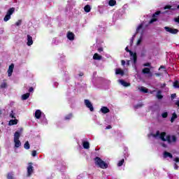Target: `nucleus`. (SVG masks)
Returning <instances> with one entry per match:
<instances>
[{
    "instance_id": "obj_40",
    "label": "nucleus",
    "mask_w": 179,
    "mask_h": 179,
    "mask_svg": "<svg viewBox=\"0 0 179 179\" xmlns=\"http://www.w3.org/2000/svg\"><path fill=\"white\" fill-rule=\"evenodd\" d=\"M8 179H13V176H12V174H8L7 176Z\"/></svg>"
},
{
    "instance_id": "obj_2",
    "label": "nucleus",
    "mask_w": 179,
    "mask_h": 179,
    "mask_svg": "<svg viewBox=\"0 0 179 179\" xmlns=\"http://www.w3.org/2000/svg\"><path fill=\"white\" fill-rule=\"evenodd\" d=\"M144 30H145L144 23L140 24L136 28V34H134L132 37V38H135V36H136L137 34H140V37L136 42V45H141V44H142V41H143V34Z\"/></svg>"
},
{
    "instance_id": "obj_52",
    "label": "nucleus",
    "mask_w": 179,
    "mask_h": 179,
    "mask_svg": "<svg viewBox=\"0 0 179 179\" xmlns=\"http://www.w3.org/2000/svg\"><path fill=\"white\" fill-rule=\"evenodd\" d=\"M162 146L164 147V148H166V144H162Z\"/></svg>"
},
{
    "instance_id": "obj_1",
    "label": "nucleus",
    "mask_w": 179,
    "mask_h": 179,
    "mask_svg": "<svg viewBox=\"0 0 179 179\" xmlns=\"http://www.w3.org/2000/svg\"><path fill=\"white\" fill-rule=\"evenodd\" d=\"M155 138V139H161L162 142H168V143H176L177 137L176 136L166 135V132L160 133V131H157L155 133H152L149 137Z\"/></svg>"
},
{
    "instance_id": "obj_20",
    "label": "nucleus",
    "mask_w": 179,
    "mask_h": 179,
    "mask_svg": "<svg viewBox=\"0 0 179 179\" xmlns=\"http://www.w3.org/2000/svg\"><path fill=\"white\" fill-rule=\"evenodd\" d=\"M164 157L165 159H167V157H169L170 159H173V155H171V153L168 152H164Z\"/></svg>"
},
{
    "instance_id": "obj_34",
    "label": "nucleus",
    "mask_w": 179,
    "mask_h": 179,
    "mask_svg": "<svg viewBox=\"0 0 179 179\" xmlns=\"http://www.w3.org/2000/svg\"><path fill=\"white\" fill-rule=\"evenodd\" d=\"M32 157H36L37 156V151L33 150L31 152Z\"/></svg>"
},
{
    "instance_id": "obj_3",
    "label": "nucleus",
    "mask_w": 179,
    "mask_h": 179,
    "mask_svg": "<svg viewBox=\"0 0 179 179\" xmlns=\"http://www.w3.org/2000/svg\"><path fill=\"white\" fill-rule=\"evenodd\" d=\"M22 131H23V129H20V131H15L14 134V143H15V148H20L22 146V142H20V134H22Z\"/></svg>"
},
{
    "instance_id": "obj_53",
    "label": "nucleus",
    "mask_w": 179,
    "mask_h": 179,
    "mask_svg": "<svg viewBox=\"0 0 179 179\" xmlns=\"http://www.w3.org/2000/svg\"><path fill=\"white\" fill-rule=\"evenodd\" d=\"M1 115H2V110H0V117H1Z\"/></svg>"
},
{
    "instance_id": "obj_11",
    "label": "nucleus",
    "mask_w": 179,
    "mask_h": 179,
    "mask_svg": "<svg viewBox=\"0 0 179 179\" xmlns=\"http://www.w3.org/2000/svg\"><path fill=\"white\" fill-rule=\"evenodd\" d=\"M27 45L30 47V45H33V37H31L30 35L27 36Z\"/></svg>"
},
{
    "instance_id": "obj_32",
    "label": "nucleus",
    "mask_w": 179,
    "mask_h": 179,
    "mask_svg": "<svg viewBox=\"0 0 179 179\" xmlns=\"http://www.w3.org/2000/svg\"><path fill=\"white\" fill-rule=\"evenodd\" d=\"M176 118H177V114H176V113H174L172 115V117L171 119V122H174V120H176Z\"/></svg>"
},
{
    "instance_id": "obj_23",
    "label": "nucleus",
    "mask_w": 179,
    "mask_h": 179,
    "mask_svg": "<svg viewBox=\"0 0 179 179\" xmlns=\"http://www.w3.org/2000/svg\"><path fill=\"white\" fill-rule=\"evenodd\" d=\"M138 90L143 93H148V90L145 87H138Z\"/></svg>"
},
{
    "instance_id": "obj_25",
    "label": "nucleus",
    "mask_w": 179,
    "mask_h": 179,
    "mask_svg": "<svg viewBox=\"0 0 179 179\" xmlns=\"http://www.w3.org/2000/svg\"><path fill=\"white\" fill-rule=\"evenodd\" d=\"M84 10L85 12H86L87 13H89V12H90V10H92V8H90V5H87L84 7Z\"/></svg>"
},
{
    "instance_id": "obj_56",
    "label": "nucleus",
    "mask_w": 179,
    "mask_h": 179,
    "mask_svg": "<svg viewBox=\"0 0 179 179\" xmlns=\"http://www.w3.org/2000/svg\"><path fill=\"white\" fill-rule=\"evenodd\" d=\"M80 76H83V74H80Z\"/></svg>"
},
{
    "instance_id": "obj_45",
    "label": "nucleus",
    "mask_w": 179,
    "mask_h": 179,
    "mask_svg": "<svg viewBox=\"0 0 179 179\" xmlns=\"http://www.w3.org/2000/svg\"><path fill=\"white\" fill-rule=\"evenodd\" d=\"M145 52H146V50H143V52H141V55H142L143 57H144Z\"/></svg>"
},
{
    "instance_id": "obj_41",
    "label": "nucleus",
    "mask_w": 179,
    "mask_h": 179,
    "mask_svg": "<svg viewBox=\"0 0 179 179\" xmlns=\"http://www.w3.org/2000/svg\"><path fill=\"white\" fill-rule=\"evenodd\" d=\"M164 9H174V8H171V6H166L164 7Z\"/></svg>"
},
{
    "instance_id": "obj_55",
    "label": "nucleus",
    "mask_w": 179,
    "mask_h": 179,
    "mask_svg": "<svg viewBox=\"0 0 179 179\" xmlns=\"http://www.w3.org/2000/svg\"><path fill=\"white\" fill-rule=\"evenodd\" d=\"M55 86H58V84L57 83H55Z\"/></svg>"
},
{
    "instance_id": "obj_18",
    "label": "nucleus",
    "mask_w": 179,
    "mask_h": 179,
    "mask_svg": "<svg viewBox=\"0 0 179 179\" xmlns=\"http://www.w3.org/2000/svg\"><path fill=\"white\" fill-rule=\"evenodd\" d=\"M35 117L37 118V120H40V118L41 117V110H36Z\"/></svg>"
},
{
    "instance_id": "obj_51",
    "label": "nucleus",
    "mask_w": 179,
    "mask_h": 179,
    "mask_svg": "<svg viewBox=\"0 0 179 179\" xmlns=\"http://www.w3.org/2000/svg\"><path fill=\"white\" fill-rule=\"evenodd\" d=\"M155 76H160V73H155Z\"/></svg>"
},
{
    "instance_id": "obj_16",
    "label": "nucleus",
    "mask_w": 179,
    "mask_h": 179,
    "mask_svg": "<svg viewBox=\"0 0 179 179\" xmlns=\"http://www.w3.org/2000/svg\"><path fill=\"white\" fill-rule=\"evenodd\" d=\"M100 112L103 114H107L108 113H110V109H108V108L106 106H102L100 109Z\"/></svg>"
},
{
    "instance_id": "obj_5",
    "label": "nucleus",
    "mask_w": 179,
    "mask_h": 179,
    "mask_svg": "<svg viewBox=\"0 0 179 179\" xmlns=\"http://www.w3.org/2000/svg\"><path fill=\"white\" fill-rule=\"evenodd\" d=\"M125 50L127 52H129L131 57V59H133L134 61V69H136V61H137V56H136V52H133L132 51L129 50L128 49V47H127L125 48Z\"/></svg>"
},
{
    "instance_id": "obj_12",
    "label": "nucleus",
    "mask_w": 179,
    "mask_h": 179,
    "mask_svg": "<svg viewBox=\"0 0 179 179\" xmlns=\"http://www.w3.org/2000/svg\"><path fill=\"white\" fill-rule=\"evenodd\" d=\"M158 15H160V11H157L152 16V18L150 21V24H152V23H154V22H156L157 20V17L156 16H158Z\"/></svg>"
},
{
    "instance_id": "obj_24",
    "label": "nucleus",
    "mask_w": 179,
    "mask_h": 179,
    "mask_svg": "<svg viewBox=\"0 0 179 179\" xmlns=\"http://www.w3.org/2000/svg\"><path fill=\"white\" fill-rule=\"evenodd\" d=\"M109 6H115L117 5V1L115 0H108Z\"/></svg>"
},
{
    "instance_id": "obj_43",
    "label": "nucleus",
    "mask_w": 179,
    "mask_h": 179,
    "mask_svg": "<svg viewBox=\"0 0 179 179\" xmlns=\"http://www.w3.org/2000/svg\"><path fill=\"white\" fill-rule=\"evenodd\" d=\"M174 162H176V163H178L179 162V158L178 157L175 158Z\"/></svg>"
},
{
    "instance_id": "obj_42",
    "label": "nucleus",
    "mask_w": 179,
    "mask_h": 179,
    "mask_svg": "<svg viewBox=\"0 0 179 179\" xmlns=\"http://www.w3.org/2000/svg\"><path fill=\"white\" fill-rule=\"evenodd\" d=\"M143 66H150V63H145L143 64Z\"/></svg>"
},
{
    "instance_id": "obj_15",
    "label": "nucleus",
    "mask_w": 179,
    "mask_h": 179,
    "mask_svg": "<svg viewBox=\"0 0 179 179\" xmlns=\"http://www.w3.org/2000/svg\"><path fill=\"white\" fill-rule=\"evenodd\" d=\"M143 73H148V78H152L153 76V74H152V72H150V69H149V68L143 69Z\"/></svg>"
},
{
    "instance_id": "obj_9",
    "label": "nucleus",
    "mask_w": 179,
    "mask_h": 179,
    "mask_svg": "<svg viewBox=\"0 0 179 179\" xmlns=\"http://www.w3.org/2000/svg\"><path fill=\"white\" fill-rule=\"evenodd\" d=\"M164 29H165L166 31H167L168 33H171V34H177V33H178V29H176L174 28L165 27Z\"/></svg>"
},
{
    "instance_id": "obj_6",
    "label": "nucleus",
    "mask_w": 179,
    "mask_h": 179,
    "mask_svg": "<svg viewBox=\"0 0 179 179\" xmlns=\"http://www.w3.org/2000/svg\"><path fill=\"white\" fill-rule=\"evenodd\" d=\"M14 13H15V8H10L7 12V14L3 18L4 22H8V20H10V16H12V15H13Z\"/></svg>"
},
{
    "instance_id": "obj_30",
    "label": "nucleus",
    "mask_w": 179,
    "mask_h": 179,
    "mask_svg": "<svg viewBox=\"0 0 179 179\" xmlns=\"http://www.w3.org/2000/svg\"><path fill=\"white\" fill-rule=\"evenodd\" d=\"M6 87H8V84L5 82L2 83L0 85V89H6Z\"/></svg>"
},
{
    "instance_id": "obj_44",
    "label": "nucleus",
    "mask_w": 179,
    "mask_h": 179,
    "mask_svg": "<svg viewBox=\"0 0 179 179\" xmlns=\"http://www.w3.org/2000/svg\"><path fill=\"white\" fill-rule=\"evenodd\" d=\"M34 90V89L33 88V87H31L30 88H29V92H33Z\"/></svg>"
},
{
    "instance_id": "obj_48",
    "label": "nucleus",
    "mask_w": 179,
    "mask_h": 179,
    "mask_svg": "<svg viewBox=\"0 0 179 179\" xmlns=\"http://www.w3.org/2000/svg\"><path fill=\"white\" fill-rule=\"evenodd\" d=\"M121 62H122V65H123V66L125 65V60H122Z\"/></svg>"
},
{
    "instance_id": "obj_13",
    "label": "nucleus",
    "mask_w": 179,
    "mask_h": 179,
    "mask_svg": "<svg viewBox=\"0 0 179 179\" xmlns=\"http://www.w3.org/2000/svg\"><path fill=\"white\" fill-rule=\"evenodd\" d=\"M66 37L70 41H73L75 40V34L69 31L67 33Z\"/></svg>"
},
{
    "instance_id": "obj_37",
    "label": "nucleus",
    "mask_w": 179,
    "mask_h": 179,
    "mask_svg": "<svg viewBox=\"0 0 179 179\" xmlns=\"http://www.w3.org/2000/svg\"><path fill=\"white\" fill-rule=\"evenodd\" d=\"M162 115L163 118H167L168 113L167 112H164Z\"/></svg>"
},
{
    "instance_id": "obj_4",
    "label": "nucleus",
    "mask_w": 179,
    "mask_h": 179,
    "mask_svg": "<svg viewBox=\"0 0 179 179\" xmlns=\"http://www.w3.org/2000/svg\"><path fill=\"white\" fill-rule=\"evenodd\" d=\"M95 164L96 166H98V167H100V169H107L108 167V164L107 163H105L104 161H103L100 157H96L95 159Z\"/></svg>"
},
{
    "instance_id": "obj_17",
    "label": "nucleus",
    "mask_w": 179,
    "mask_h": 179,
    "mask_svg": "<svg viewBox=\"0 0 179 179\" xmlns=\"http://www.w3.org/2000/svg\"><path fill=\"white\" fill-rule=\"evenodd\" d=\"M115 75H120V76H124V70H122L121 69H115Z\"/></svg>"
},
{
    "instance_id": "obj_38",
    "label": "nucleus",
    "mask_w": 179,
    "mask_h": 179,
    "mask_svg": "<svg viewBox=\"0 0 179 179\" xmlns=\"http://www.w3.org/2000/svg\"><path fill=\"white\" fill-rule=\"evenodd\" d=\"M10 117L11 118H15V113H13V110H11V113H10Z\"/></svg>"
},
{
    "instance_id": "obj_27",
    "label": "nucleus",
    "mask_w": 179,
    "mask_h": 179,
    "mask_svg": "<svg viewBox=\"0 0 179 179\" xmlns=\"http://www.w3.org/2000/svg\"><path fill=\"white\" fill-rule=\"evenodd\" d=\"M157 98H158L159 100H162V99H163V95H162V91L157 92Z\"/></svg>"
},
{
    "instance_id": "obj_49",
    "label": "nucleus",
    "mask_w": 179,
    "mask_h": 179,
    "mask_svg": "<svg viewBox=\"0 0 179 179\" xmlns=\"http://www.w3.org/2000/svg\"><path fill=\"white\" fill-rule=\"evenodd\" d=\"M106 129H111V126L109 125V126L106 127Z\"/></svg>"
},
{
    "instance_id": "obj_19",
    "label": "nucleus",
    "mask_w": 179,
    "mask_h": 179,
    "mask_svg": "<svg viewBox=\"0 0 179 179\" xmlns=\"http://www.w3.org/2000/svg\"><path fill=\"white\" fill-rule=\"evenodd\" d=\"M101 58V55H99V53H95L93 56V59H95L96 61H100Z\"/></svg>"
},
{
    "instance_id": "obj_46",
    "label": "nucleus",
    "mask_w": 179,
    "mask_h": 179,
    "mask_svg": "<svg viewBox=\"0 0 179 179\" xmlns=\"http://www.w3.org/2000/svg\"><path fill=\"white\" fill-rule=\"evenodd\" d=\"M99 52H101L103 51V48H100L98 49Z\"/></svg>"
},
{
    "instance_id": "obj_58",
    "label": "nucleus",
    "mask_w": 179,
    "mask_h": 179,
    "mask_svg": "<svg viewBox=\"0 0 179 179\" xmlns=\"http://www.w3.org/2000/svg\"><path fill=\"white\" fill-rule=\"evenodd\" d=\"M177 8H178V9H179V6H178V7H177Z\"/></svg>"
},
{
    "instance_id": "obj_54",
    "label": "nucleus",
    "mask_w": 179,
    "mask_h": 179,
    "mask_svg": "<svg viewBox=\"0 0 179 179\" xmlns=\"http://www.w3.org/2000/svg\"><path fill=\"white\" fill-rule=\"evenodd\" d=\"M153 92H155V91H151V92H150V94H153Z\"/></svg>"
},
{
    "instance_id": "obj_7",
    "label": "nucleus",
    "mask_w": 179,
    "mask_h": 179,
    "mask_svg": "<svg viewBox=\"0 0 179 179\" xmlns=\"http://www.w3.org/2000/svg\"><path fill=\"white\" fill-rule=\"evenodd\" d=\"M27 170V177H30L31 174H33V172L34 171V167L33 166V163L29 162L28 164Z\"/></svg>"
},
{
    "instance_id": "obj_8",
    "label": "nucleus",
    "mask_w": 179,
    "mask_h": 179,
    "mask_svg": "<svg viewBox=\"0 0 179 179\" xmlns=\"http://www.w3.org/2000/svg\"><path fill=\"white\" fill-rule=\"evenodd\" d=\"M84 103L87 108H89L90 111H94V108H93V104L89 99H85Z\"/></svg>"
},
{
    "instance_id": "obj_10",
    "label": "nucleus",
    "mask_w": 179,
    "mask_h": 179,
    "mask_svg": "<svg viewBox=\"0 0 179 179\" xmlns=\"http://www.w3.org/2000/svg\"><path fill=\"white\" fill-rule=\"evenodd\" d=\"M117 82L120 85L123 86V87H129V86H131V83L126 82L124 80H118Z\"/></svg>"
},
{
    "instance_id": "obj_39",
    "label": "nucleus",
    "mask_w": 179,
    "mask_h": 179,
    "mask_svg": "<svg viewBox=\"0 0 179 179\" xmlns=\"http://www.w3.org/2000/svg\"><path fill=\"white\" fill-rule=\"evenodd\" d=\"M176 94H172L171 95V98L172 100H173V99H176Z\"/></svg>"
},
{
    "instance_id": "obj_26",
    "label": "nucleus",
    "mask_w": 179,
    "mask_h": 179,
    "mask_svg": "<svg viewBox=\"0 0 179 179\" xmlns=\"http://www.w3.org/2000/svg\"><path fill=\"white\" fill-rule=\"evenodd\" d=\"M30 97V93H27L22 95V100H27Z\"/></svg>"
},
{
    "instance_id": "obj_35",
    "label": "nucleus",
    "mask_w": 179,
    "mask_h": 179,
    "mask_svg": "<svg viewBox=\"0 0 179 179\" xmlns=\"http://www.w3.org/2000/svg\"><path fill=\"white\" fill-rule=\"evenodd\" d=\"M136 108H141V107H143V104L142 103H138L134 106Z\"/></svg>"
},
{
    "instance_id": "obj_29",
    "label": "nucleus",
    "mask_w": 179,
    "mask_h": 179,
    "mask_svg": "<svg viewBox=\"0 0 179 179\" xmlns=\"http://www.w3.org/2000/svg\"><path fill=\"white\" fill-rule=\"evenodd\" d=\"M173 87H175L176 89H179V81L178 80H176L173 83Z\"/></svg>"
},
{
    "instance_id": "obj_50",
    "label": "nucleus",
    "mask_w": 179,
    "mask_h": 179,
    "mask_svg": "<svg viewBox=\"0 0 179 179\" xmlns=\"http://www.w3.org/2000/svg\"><path fill=\"white\" fill-rule=\"evenodd\" d=\"M174 169H175V170H177V169H178V166H177L176 164H175Z\"/></svg>"
},
{
    "instance_id": "obj_59",
    "label": "nucleus",
    "mask_w": 179,
    "mask_h": 179,
    "mask_svg": "<svg viewBox=\"0 0 179 179\" xmlns=\"http://www.w3.org/2000/svg\"><path fill=\"white\" fill-rule=\"evenodd\" d=\"M160 68H163V66H161Z\"/></svg>"
},
{
    "instance_id": "obj_57",
    "label": "nucleus",
    "mask_w": 179,
    "mask_h": 179,
    "mask_svg": "<svg viewBox=\"0 0 179 179\" xmlns=\"http://www.w3.org/2000/svg\"><path fill=\"white\" fill-rule=\"evenodd\" d=\"M127 65H129V62H127Z\"/></svg>"
},
{
    "instance_id": "obj_14",
    "label": "nucleus",
    "mask_w": 179,
    "mask_h": 179,
    "mask_svg": "<svg viewBox=\"0 0 179 179\" xmlns=\"http://www.w3.org/2000/svg\"><path fill=\"white\" fill-rule=\"evenodd\" d=\"M15 68V64H12L9 66L8 70V75L9 77L12 76V73H13V69Z\"/></svg>"
},
{
    "instance_id": "obj_33",
    "label": "nucleus",
    "mask_w": 179,
    "mask_h": 179,
    "mask_svg": "<svg viewBox=\"0 0 179 179\" xmlns=\"http://www.w3.org/2000/svg\"><path fill=\"white\" fill-rule=\"evenodd\" d=\"M72 117H73L72 114L70 113V114L65 116L64 120H71V118H72Z\"/></svg>"
},
{
    "instance_id": "obj_21",
    "label": "nucleus",
    "mask_w": 179,
    "mask_h": 179,
    "mask_svg": "<svg viewBox=\"0 0 179 179\" xmlns=\"http://www.w3.org/2000/svg\"><path fill=\"white\" fill-rule=\"evenodd\" d=\"M83 146L84 149H89L90 148V144L88 141H83Z\"/></svg>"
},
{
    "instance_id": "obj_47",
    "label": "nucleus",
    "mask_w": 179,
    "mask_h": 179,
    "mask_svg": "<svg viewBox=\"0 0 179 179\" xmlns=\"http://www.w3.org/2000/svg\"><path fill=\"white\" fill-rule=\"evenodd\" d=\"M175 22L179 23V17L175 19Z\"/></svg>"
},
{
    "instance_id": "obj_31",
    "label": "nucleus",
    "mask_w": 179,
    "mask_h": 179,
    "mask_svg": "<svg viewBox=\"0 0 179 179\" xmlns=\"http://www.w3.org/2000/svg\"><path fill=\"white\" fill-rule=\"evenodd\" d=\"M125 162V160L124 159H121L120 161H119V162L117 163V166L118 167H121V166H122V164H124V163Z\"/></svg>"
},
{
    "instance_id": "obj_22",
    "label": "nucleus",
    "mask_w": 179,
    "mask_h": 179,
    "mask_svg": "<svg viewBox=\"0 0 179 179\" xmlns=\"http://www.w3.org/2000/svg\"><path fill=\"white\" fill-rule=\"evenodd\" d=\"M19 122V120H11L9 121L8 125L12 126V125H16Z\"/></svg>"
},
{
    "instance_id": "obj_36",
    "label": "nucleus",
    "mask_w": 179,
    "mask_h": 179,
    "mask_svg": "<svg viewBox=\"0 0 179 179\" xmlns=\"http://www.w3.org/2000/svg\"><path fill=\"white\" fill-rule=\"evenodd\" d=\"M22 24V20H18L17 22H15V26H20Z\"/></svg>"
},
{
    "instance_id": "obj_28",
    "label": "nucleus",
    "mask_w": 179,
    "mask_h": 179,
    "mask_svg": "<svg viewBox=\"0 0 179 179\" xmlns=\"http://www.w3.org/2000/svg\"><path fill=\"white\" fill-rule=\"evenodd\" d=\"M24 148L27 150H29V149H30V144L29 143V141L25 142V143L24 144Z\"/></svg>"
}]
</instances>
